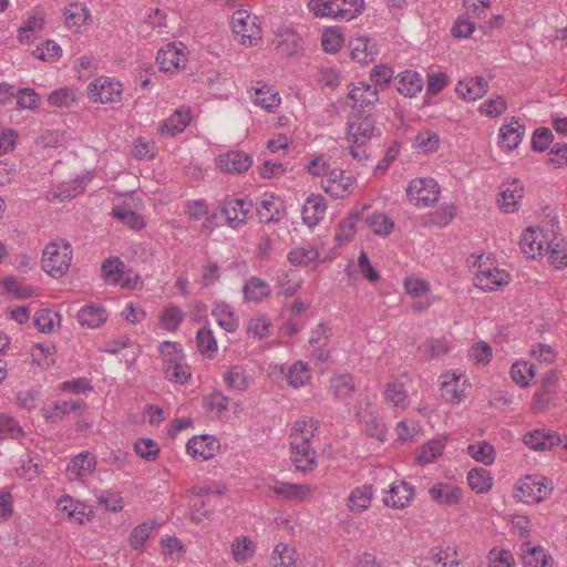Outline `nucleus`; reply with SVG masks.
Segmentation results:
<instances>
[{"instance_id": "3c124183", "label": "nucleus", "mask_w": 567, "mask_h": 567, "mask_svg": "<svg viewBox=\"0 0 567 567\" xmlns=\"http://www.w3.org/2000/svg\"><path fill=\"white\" fill-rule=\"evenodd\" d=\"M367 223L369 227L373 230L377 235H389L393 227L394 223L392 219L382 213H374L371 216L367 218Z\"/></svg>"}, {"instance_id": "5701e85b", "label": "nucleus", "mask_w": 567, "mask_h": 567, "mask_svg": "<svg viewBox=\"0 0 567 567\" xmlns=\"http://www.w3.org/2000/svg\"><path fill=\"white\" fill-rule=\"evenodd\" d=\"M187 453L193 457H202L203 460H209L215 455L218 444L213 436L200 435L194 436L187 442Z\"/></svg>"}, {"instance_id": "473e14b6", "label": "nucleus", "mask_w": 567, "mask_h": 567, "mask_svg": "<svg viewBox=\"0 0 567 567\" xmlns=\"http://www.w3.org/2000/svg\"><path fill=\"white\" fill-rule=\"evenodd\" d=\"M243 292L247 301L258 302L270 295V287L265 280L251 277L245 284Z\"/></svg>"}, {"instance_id": "f704fd0d", "label": "nucleus", "mask_w": 567, "mask_h": 567, "mask_svg": "<svg viewBox=\"0 0 567 567\" xmlns=\"http://www.w3.org/2000/svg\"><path fill=\"white\" fill-rule=\"evenodd\" d=\"M467 482L476 493H486L492 488L493 478L487 470L476 467L468 472Z\"/></svg>"}, {"instance_id": "423d86ee", "label": "nucleus", "mask_w": 567, "mask_h": 567, "mask_svg": "<svg viewBox=\"0 0 567 567\" xmlns=\"http://www.w3.org/2000/svg\"><path fill=\"white\" fill-rule=\"evenodd\" d=\"M87 94L95 103H115L121 99L122 84L109 78H100L89 84Z\"/></svg>"}, {"instance_id": "0e129e2a", "label": "nucleus", "mask_w": 567, "mask_h": 567, "mask_svg": "<svg viewBox=\"0 0 567 567\" xmlns=\"http://www.w3.org/2000/svg\"><path fill=\"white\" fill-rule=\"evenodd\" d=\"M124 270V264L120 258H109L102 264V271L107 279L118 282Z\"/></svg>"}, {"instance_id": "6ab92c4d", "label": "nucleus", "mask_w": 567, "mask_h": 567, "mask_svg": "<svg viewBox=\"0 0 567 567\" xmlns=\"http://www.w3.org/2000/svg\"><path fill=\"white\" fill-rule=\"evenodd\" d=\"M429 494L435 503L445 506L456 505L462 499V489L446 483H437L433 485L430 488Z\"/></svg>"}, {"instance_id": "aec40b11", "label": "nucleus", "mask_w": 567, "mask_h": 567, "mask_svg": "<svg viewBox=\"0 0 567 567\" xmlns=\"http://www.w3.org/2000/svg\"><path fill=\"white\" fill-rule=\"evenodd\" d=\"M561 437L556 432H545L544 430H535L524 436V443L535 451L550 450L559 445Z\"/></svg>"}, {"instance_id": "a18cd8bd", "label": "nucleus", "mask_w": 567, "mask_h": 567, "mask_svg": "<svg viewBox=\"0 0 567 567\" xmlns=\"http://www.w3.org/2000/svg\"><path fill=\"white\" fill-rule=\"evenodd\" d=\"M311 379V373L308 367L301 362L298 361L293 363L287 373V380L290 385L293 388H299L308 383Z\"/></svg>"}, {"instance_id": "79ce46f5", "label": "nucleus", "mask_w": 567, "mask_h": 567, "mask_svg": "<svg viewBox=\"0 0 567 567\" xmlns=\"http://www.w3.org/2000/svg\"><path fill=\"white\" fill-rule=\"evenodd\" d=\"M467 452L474 460L483 463L484 465H491L494 463L495 449L492 444L485 441L468 445Z\"/></svg>"}, {"instance_id": "13d9d810", "label": "nucleus", "mask_w": 567, "mask_h": 567, "mask_svg": "<svg viewBox=\"0 0 567 567\" xmlns=\"http://www.w3.org/2000/svg\"><path fill=\"white\" fill-rule=\"evenodd\" d=\"M231 549L236 561H245L254 555L255 545L249 538L243 537L241 539L237 538L233 543Z\"/></svg>"}, {"instance_id": "09e8293b", "label": "nucleus", "mask_w": 567, "mask_h": 567, "mask_svg": "<svg viewBox=\"0 0 567 567\" xmlns=\"http://www.w3.org/2000/svg\"><path fill=\"white\" fill-rule=\"evenodd\" d=\"M319 258V251L313 248L299 247L291 250L288 260L295 266H309Z\"/></svg>"}, {"instance_id": "39448f33", "label": "nucleus", "mask_w": 567, "mask_h": 567, "mask_svg": "<svg viewBox=\"0 0 567 567\" xmlns=\"http://www.w3.org/2000/svg\"><path fill=\"white\" fill-rule=\"evenodd\" d=\"M409 200L417 207H429L437 202L440 189L433 178H416L406 188Z\"/></svg>"}, {"instance_id": "6e6552de", "label": "nucleus", "mask_w": 567, "mask_h": 567, "mask_svg": "<svg viewBox=\"0 0 567 567\" xmlns=\"http://www.w3.org/2000/svg\"><path fill=\"white\" fill-rule=\"evenodd\" d=\"M252 202L248 198L226 199L221 206V215L225 216L227 224L233 228H238L246 224L249 213L252 209Z\"/></svg>"}, {"instance_id": "f03ea898", "label": "nucleus", "mask_w": 567, "mask_h": 567, "mask_svg": "<svg viewBox=\"0 0 567 567\" xmlns=\"http://www.w3.org/2000/svg\"><path fill=\"white\" fill-rule=\"evenodd\" d=\"M71 260V245L68 241H52L43 250L42 268L50 276L60 278L69 270Z\"/></svg>"}, {"instance_id": "4d7b16f0", "label": "nucleus", "mask_w": 567, "mask_h": 567, "mask_svg": "<svg viewBox=\"0 0 567 567\" xmlns=\"http://www.w3.org/2000/svg\"><path fill=\"white\" fill-rule=\"evenodd\" d=\"M134 450L138 456L146 461H154L159 454L157 443L151 439H140L134 444Z\"/></svg>"}, {"instance_id": "338daca9", "label": "nucleus", "mask_w": 567, "mask_h": 567, "mask_svg": "<svg viewBox=\"0 0 567 567\" xmlns=\"http://www.w3.org/2000/svg\"><path fill=\"white\" fill-rule=\"evenodd\" d=\"M470 358L475 364H487L492 358V348L484 341L477 342L470 349Z\"/></svg>"}, {"instance_id": "f3484780", "label": "nucleus", "mask_w": 567, "mask_h": 567, "mask_svg": "<svg viewBox=\"0 0 567 567\" xmlns=\"http://www.w3.org/2000/svg\"><path fill=\"white\" fill-rule=\"evenodd\" d=\"M488 89V83L483 76H474L460 81L456 85V93L465 101H476L482 97Z\"/></svg>"}, {"instance_id": "bf43d9fd", "label": "nucleus", "mask_w": 567, "mask_h": 567, "mask_svg": "<svg viewBox=\"0 0 567 567\" xmlns=\"http://www.w3.org/2000/svg\"><path fill=\"white\" fill-rule=\"evenodd\" d=\"M359 219V213L350 214L348 218L338 225L336 239L339 241H349L354 235V226Z\"/></svg>"}, {"instance_id": "a878e982", "label": "nucleus", "mask_w": 567, "mask_h": 567, "mask_svg": "<svg viewBox=\"0 0 567 567\" xmlns=\"http://www.w3.org/2000/svg\"><path fill=\"white\" fill-rule=\"evenodd\" d=\"M349 99L353 102V107L370 106L379 100L378 90L368 83L359 82L349 92Z\"/></svg>"}, {"instance_id": "603ef678", "label": "nucleus", "mask_w": 567, "mask_h": 567, "mask_svg": "<svg viewBox=\"0 0 567 567\" xmlns=\"http://www.w3.org/2000/svg\"><path fill=\"white\" fill-rule=\"evenodd\" d=\"M112 214L131 229L140 230L145 226L143 218L134 210L124 207H115Z\"/></svg>"}, {"instance_id": "8fccbe9b", "label": "nucleus", "mask_w": 567, "mask_h": 567, "mask_svg": "<svg viewBox=\"0 0 567 567\" xmlns=\"http://www.w3.org/2000/svg\"><path fill=\"white\" fill-rule=\"evenodd\" d=\"M442 398L450 403L458 404L464 395L458 391V377L453 374L450 380L441 382Z\"/></svg>"}, {"instance_id": "ddd939ff", "label": "nucleus", "mask_w": 567, "mask_h": 567, "mask_svg": "<svg viewBox=\"0 0 567 567\" xmlns=\"http://www.w3.org/2000/svg\"><path fill=\"white\" fill-rule=\"evenodd\" d=\"M523 195L524 186L518 179H513L502 184L497 202L505 213H513L517 209Z\"/></svg>"}, {"instance_id": "7c9ffc66", "label": "nucleus", "mask_w": 567, "mask_h": 567, "mask_svg": "<svg viewBox=\"0 0 567 567\" xmlns=\"http://www.w3.org/2000/svg\"><path fill=\"white\" fill-rule=\"evenodd\" d=\"M523 559L527 567H549L553 560L544 548L540 546L533 547L529 543L524 544Z\"/></svg>"}, {"instance_id": "7ed1b4c3", "label": "nucleus", "mask_w": 567, "mask_h": 567, "mask_svg": "<svg viewBox=\"0 0 567 567\" xmlns=\"http://www.w3.org/2000/svg\"><path fill=\"white\" fill-rule=\"evenodd\" d=\"M233 32L240 37V43L247 47L257 45L262 38L258 17L246 10H237L231 17Z\"/></svg>"}, {"instance_id": "774afa93", "label": "nucleus", "mask_w": 567, "mask_h": 567, "mask_svg": "<svg viewBox=\"0 0 567 567\" xmlns=\"http://www.w3.org/2000/svg\"><path fill=\"white\" fill-rule=\"evenodd\" d=\"M489 567H513L514 557L509 550L496 548L492 549L488 554Z\"/></svg>"}, {"instance_id": "393cba45", "label": "nucleus", "mask_w": 567, "mask_h": 567, "mask_svg": "<svg viewBox=\"0 0 567 567\" xmlns=\"http://www.w3.org/2000/svg\"><path fill=\"white\" fill-rule=\"evenodd\" d=\"M84 405L83 400L58 401L53 406L44 408L43 415L48 422L56 423L72 411L81 410Z\"/></svg>"}, {"instance_id": "0eeeda50", "label": "nucleus", "mask_w": 567, "mask_h": 567, "mask_svg": "<svg viewBox=\"0 0 567 567\" xmlns=\"http://www.w3.org/2000/svg\"><path fill=\"white\" fill-rule=\"evenodd\" d=\"M354 184V178L344 175V172L340 169H332L326 173L321 181L323 190L333 198H344L350 195Z\"/></svg>"}, {"instance_id": "052dcab7", "label": "nucleus", "mask_w": 567, "mask_h": 567, "mask_svg": "<svg viewBox=\"0 0 567 567\" xmlns=\"http://www.w3.org/2000/svg\"><path fill=\"white\" fill-rule=\"evenodd\" d=\"M442 451L443 444L440 441H431L422 446L420 453L417 454V461L421 464L431 463L442 454Z\"/></svg>"}, {"instance_id": "20e7f679", "label": "nucleus", "mask_w": 567, "mask_h": 567, "mask_svg": "<svg viewBox=\"0 0 567 567\" xmlns=\"http://www.w3.org/2000/svg\"><path fill=\"white\" fill-rule=\"evenodd\" d=\"M375 134L379 135L380 132L379 128L375 127L374 118L370 115L361 118L357 123L349 124L348 142L350 143V153L353 158L362 161L368 157L365 150L361 151V147L367 140Z\"/></svg>"}, {"instance_id": "37998d69", "label": "nucleus", "mask_w": 567, "mask_h": 567, "mask_svg": "<svg viewBox=\"0 0 567 567\" xmlns=\"http://www.w3.org/2000/svg\"><path fill=\"white\" fill-rule=\"evenodd\" d=\"M196 343L198 351L208 358H213L214 353L217 351V341L212 330L205 327L197 331Z\"/></svg>"}, {"instance_id": "e433bc0d", "label": "nucleus", "mask_w": 567, "mask_h": 567, "mask_svg": "<svg viewBox=\"0 0 567 567\" xmlns=\"http://www.w3.org/2000/svg\"><path fill=\"white\" fill-rule=\"evenodd\" d=\"M163 370L167 380L181 384L186 383L192 375L190 368L184 362V360H171L167 365H164Z\"/></svg>"}, {"instance_id": "bb28decb", "label": "nucleus", "mask_w": 567, "mask_h": 567, "mask_svg": "<svg viewBox=\"0 0 567 567\" xmlns=\"http://www.w3.org/2000/svg\"><path fill=\"white\" fill-rule=\"evenodd\" d=\"M190 122V111L176 110L173 115L163 121L158 127L162 135L174 136L183 132Z\"/></svg>"}, {"instance_id": "cd10ccee", "label": "nucleus", "mask_w": 567, "mask_h": 567, "mask_svg": "<svg viewBox=\"0 0 567 567\" xmlns=\"http://www.w3.org/2000/svg\"><path fill=\"white\" fill-rule=\"evenodd\" d=\"M396 90L409 97L415 96L423 87V80L417 72L406 70L395 82Z\"/></svg>"}, {"instance_id": "680f3d73", "label": "nucleus", "mask_w": 567, "mask_h": 567, "mask_svg": "<svg viewBox=\"0 0 567 567\" xmlns=\"http://www.w3.org/2000/svg\"><path fill=\"white\" fill-rule=\"evenodd\" d=\"M554 136L549 128L539 127L535 130L532 138V148L535 152H544L553 142Z\"/></svg>"}, {"instance_id": "f8f14e48", "label": "nucleus", "mask_w": 567, "mask_h": 567, "mask_svg": "<svg viewBox=\"0 0 567 567\" xmlns=\"http://www.w3.org/2000/svg\"><path fill=\"white\" fill-rule=\"evenodd\" d=\"M251 164V157L241 151L228 152L224 155H219L217 158V167L230 174H240L247 171Z\"/></svg>"}, {"instance_id": "a211bd4d", "label": "nucleus", "mask_w": 567, "mask_h": 567, "mask_svg": "<svg viewBox=\"0 0 567 567\" xmlns=\"http://www.w3.org/2000/svg\"><path fill=\"white\" fill-rule=\"evenodd\" d=\"M543 237V231L539 228L528 227L519 241L522 252L528 258H535L537 255L542 256L546 249Z\"/></svg>"}, {"instance_id": "4be33fe9", "label": "nucleus", "mask_w": 567, "mask_h": 567, "mask_svg": "<svg viewBox=\"0 0 567 567\" xmlns=\"http://www.w3.org/2000/svg\"><path fill=\"white\" fill-rule=\"evenodd\" d=\"M327 204L321 195H311L302 207V219L309 227L316 226L326 215Z\"/></svg>"}, {"instance_id": "5fc2aeb1", "label": "nucleus", "mask_w": 567, "mask_h": 567, "mask_svg": "<svg viewBox=\"0 0 567 567\" xmlns=\"http://www.w3.org/2000/svg\"><path fill=\"white\" fill-rule=\"evenodd\" d=\"M343 41V35L338 29H327L321 38L322 48L328 53L338 52Z\"/></svg>"}, {"instance_id": "e2e57ef3", "label": "nucleus", "mask_w": 567, "mask_h": 567, "mask_svg": "<svg viewBox=\"0 0 567 567\" xmlns=\"http://www.w3.org/2000/svg\"><path fill=\"white\" fill-rule=\"evenodd\" d=\"M213 515L214 509L208 507V504L203 499L195 501L190 505V519L196 524L202 523L204 519L212 520Z\"/></svg>"}, {"instance_id": "9d476101", "label": "nucleus", "mask_w": 567, "mask_h": 567, "mask_svg": "<svg viewBox=\"0 0 567 567\" xmlns=\"http://www.w3.org/2000/svg\"><path fill=\"white\" fill-rule=\"evenodd\" d=\"M187 58L184 53V47L177 48L175 43H168L161 49L156 55V62L164 72L173 73L185 66Z\"/></svg>"}, {"instance_id": "f257e3e1", "label": "nucleus", "mask_w": 567, "mask_h": 567, "mask_svg": "<svg viewBox=\"0 0 567 567\" xmlns=\"http://www.w3.org/2000/svg\"><path fill=\"white\" fill-rule=\"evenodd\" d=\"M318 420L309 417L296 421L290 433L291 461L301 472H310L316 465V452L311 446V440L318 430Z\"/></svg>"}, {"instance_id": "4468645a", "label": "nucleus", "mask_w": 567, "mask_h": 567, "mask_svg": "<svg viewBox=\"0 0 567 567\" xmlns=\"http://www.w3.org/2000/svg\"><path fill=\"white\" fill-rule=\"evenodd\" d=\"M257 215L261 223H279L285 215V205L274 195H266L258 205Z\"/></svg>"}, {"instance_id": "c03bdc74", "label": "nucleus", "mask_w": 567, "mask_h": 567, "mask_svg": "<svg viewBox=\"0 0 567 567\" xmlns=\"http://www.w3.org/2000/svg\"><path fill=\"white\" fill-rule=\"evenodd\" d=\"M546 252H549V259L556 268L567 266V241L560 239L559 241L551 240L547 244Z\"/></svg>"}, {"instance_id": "b1692460", "label": "nucleus", "mask_w": 567, "mask_h": 567, "mask_svg": "<svg viewBox=\"0 0 567 567\" xmlns=\"http://www.w3.org/2000/svg\"><path fill=\"white\" fill-rule=\"evenodd\" d=\"M414 495L413 487L404 482L400 481L393 483L390 487L389 495L384 497V504L393 508H403L409 504Z\"/></svg>"}, {"instance_id": "1a4fd4ad", "label": "nucleus", "mask_w": 567, "mask_h": 567, "mask_svg": "<svg viewBox=\"0 0 567 567\" xmlns=\"http://www.w3.org/2000/svg\"><path fill=\"white\" fill-rule=\"evenodd\" d=\"M551 492L549 487L543 481H536L530 476H526L519 482L516 488L515 497L524 503H539L545 499Z\"/></svg>"}, {"instance_id": "dca6fc26", "label": "nucleus", "mask_w": 567, "mask_h": 567, "mask_svg": "<svg viewBox=\"0 0 567 567\" xmlns=\"http://www.w3.org/2000/svg\"><path fill=\"white\" fill-rule=\"evenodd\" d=\"M509 282V275L498 268L481 269L475 276V286L483 290H494Z\"/></svg>"}, {"instance_id": "412c9836", "label": "nucleus", "mask_w": 567, "mask_h": 567, "mask_svg": "<svg viewBox=\"0 0 567 567\" xmlns=\"http://www.w3.org/2000/svg\"><path fill=\"white\" fill-rule=\"evenodd\" d=\"M525 132V126L515 117H512L511 123L503 125L499 128V146L507 151L515 150L522 142Z\"/></svg>"}, {"instance_id": "2f4dec72", "label": "nucleus", "mask_w": 567, "mask_h": 567, "mask_svg": "<svg viewBox=\"0 0 567 567\" xmlns=\"http://www.w3.org/2000/svg\"><path fill=\"white\" fill-rule=\"evenodd\" d=\"M63 16L69 29H79L90 19V11L81 3H70L65 7Z\"/></svg>"}, {"instance_id": "ea45409f", "label": "nucleus", "mask_w": 567, "mask_h": 567, "mask_svg": "<svg viewBox=\"0 0 567 567\" xmlns=\"http://www.w3.org/2000/svg\"><path fill=\"white\" fill-rule=\"evenodd\" d=\"M330 389L338 399L349 398L355 389L352 375L341 374L332 378Z\"/></svg>"}, {"instance_id": "c9c22d12", "label": "nucleus", "mask_w": 567, "mask_h": 567, "mask_svg": "<svg viewBox=\"0 0 567 567\" xmlns=\"http://www.w3.org/2000/svg\"><path fill=\"white\" fill-rule=\"evenodd\" d=\"M320 332L319 338L310 339L311 355L318 361H327L330 357V350L327 349L329 337L327 336V328L320 323L317 328V333Z\"/></svg>"}, {"instance_id": "c756f323", "label": "nucleus", "mask_w": 567, "mask_h": 567, "mask_svg": "<svg viewBox=\"0 0 567 567\" xmlns=\"http://www.w3.org/2000/svg\"><path fill=\"white\" fill-rule=\"evenodd\" d=\"M269 489L277 495L284 496L285 498L297 501H302L307 498L311 493V488L309 485L290 484L284 482L276 483L275 485L270 486Z\"/></svg>"}, {"instance_id": "864d4df0", "label": "nucleus", "mask_w": 567, "mask_h": 567, "mask_svg": "<svg viewBox=\"0 0 567 567\" xmlns=\"http://www.w3.org/2000/svg\"><path fill=\"white\" fill-rule=\"evenodd\" d=\"M184 320V313L176 306L167 307L161 316V324L167 331H176Z\"/></svg>"}, {"instance_id": "2eb2a0df", "label": "nucleus", "mask_w": 567, "mask_h": 567, "mask_svg": "<svg viewBox=\"0 0 567 567\" xmlns=\"http://www.w3.org/2000/svg\"><path fill=\"white\" fill-rule=\"evenodd\" d=\"M96 466V460L93 454L85 451L75 455L68 465V473L71 480H83L92 474Z\"/></svg>"}, {"instance_id": "69168bd1", "label": "nucleus", "mask_w": 567, "mask_h": 567, "mask_svg": "<svg viewBox=\"0 0 567 567\" xmlns=\"http://www.w3.org/2000/svg\"><path fill=\"white\" fill-rule=\"evenodd\" d=\"M0 432H6L11 439L20 440L24 436L23 429L11 416L0 413Z\"/></svg>"}, {"instance_id": "c85d7f7f", "label": "nucleus", "mask_w": 567, "mask_h": 567, "mask_svg": "<svg viewBox=\"0 0 567 567\" xmlns=\"http://www.w3.org/2000/svg\"><path fill=\"white\" fill-rule=\"evenodd\" d=\"M106 319V310L101 306L87 305L78 312L79 322L87 328H99Z\"/></svg>"}, {"instance_id": "6e6d98bb", "label": "nucleus", "mask_w": 567, "mask_h": 567, "mask_svg": "<svg viewBox=\"0 0 567 567\" xmlns=\"http://www.w3.org/2000/svg\"><path fill=\"white\" fill-rule=\"evenodd\" d=\"M455 206L447 205L434 213L429 214L425 225L427 226H446L455 216Z\"/></svg>"}, {"instance_id": "58836bf2", "label": "nucleus", "mask_w": 567, "mask_h": 567, "mask_svg": "<svg viewBox=\"0 0 567 567\" xmlns=\"http://www.w3.org/2000/svg\"><path fill=\"white\" fill-rule=\"evenodd\" d=\"M357 415L361 416V413L358 412ZM361 422L363 423L364 431L369 436L375 437L379 441H383L385 439V425L377 415L371 412H364L362 414Z\"/></svg>"}, {"instance_id": "a19ab883", "label": "nucleus", "mask_w": 567, "mask_h": 567, "mask_svg": "<svg viewBox=\"0 0 567 567\" xmlns=\"http://www.w3.org/2000/svg\"><path fill=\"white\" fill-rule=\"evenodd\" d=\"M157 526L156 522H144L136 526L128 537L131 547L135 550L142 549L145 542L150 538L152 530Z\"/></svg>"}, {"instance_id": "72a5a7b5", "label": "nucleus", "mask_w": 567, "mask_h": 567, "mask_svg": "<svg viewBox=\"0 0 567 567\" xmlns=\"http://www.w3.org/2000/svg\"><path fill=\"white\" fill-rule=\"evenodd\" d=\"M372 499V487L364 485L362 487L354 488L350 496L348 507L351 512L361 513L365 511Z\"/></svg>"}, {"instance_id": "9b49d317", "label": "nucleus", "mask_w": 567, "mask_h": 567, "mask_svg": "<svg viewBox=\"0 0 567 567\" xmlns=\"http://www.w3.org/2000/svg\"><path fill=\"white\" fill-rule=\"evenodd\" d=\"M309 8L317 17L340 18L347 21L353 19L351 9H344L341 0H311Z\"/></svg>"}, {"instance_id": "4c0bfd02", "label": "nucleus", "mask_w": 567, "mask_h": 567, "mask_svg": "<svg viewBox=\"0 0 567 567\" xmlns=\"http://www.w3.org/2000/svg\"><path fill=\"white\" fill-rule=\"evenodd\" d=\"M254 102L256 105L270 111L280 103L278 92H276L270 85L264 84L255 90Z\"/></svg>"}, {"instance_id": "de8ad7c7", "label": "nucleus", "mask_w": 567, "mask_h": 567, "mask_svg": "<svg viewBox=\"0 0 567 567\" xmlns=\"http://www.w3.org/2000/svg\"><path fill=\"white\" fill-rule=\"evenodd\" d=\"M3 287L8 292L13 295L18 299L30 298L34 293V289L32 286H29L23 280H20L12 276L4 278Z\"/></svg>"}, {"instance_id": "49530a36", "label": "nucleus", "mask_w": 567, "mask_h": 567, "mask_svg": "<svg viewBox=\"0 0 567 567\" xmlns=\"http://www.w3.org/2000/svg\"><path fill=\"white\" fill-rule=\"evenodd\" d=\"M535 373V365L525 361L514 363L511 369L513 380L522 388L529 384V379H533Z\"/></svg>"}]
</instances>
